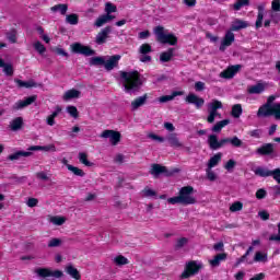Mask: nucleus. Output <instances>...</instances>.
<instances>
[{"mask_svg": "<svg viewBox=\"0 0 280 280\" xmlns=\"http://www.w3.org/2000/svg\"><path fill=\"white\" fill-rule=\"evenodd\" d=\"M120 78L124 80V88L126 93H138L143 86V81H141V73L139 71H120Z\"/></svg>", "mask_w": 280, "mask_h": 280, "instance_id": "nucleus-1", "label": "nucleus"}, {"mask_svg": "<svg viewBox=\"0 0 280 280\" xmlns=\"http://www.w3.org/2000/svg\"><path fill=\"white\" fill-rule=\"evenodd\" d=\"M191 194H194V188L191 186H184L179 189L178 196L168 198L167 202L168 205H183V207L196 205V197Z\"/></svg>", "mask_w": 280, "mask_h": 280, "instance_id": "nucleus-2", "label": "nucleus"}, {"mask_svg": "<svg viewBox=\"0 0 280 280\" xmlns=\"http://www.w3.org/2000/svg\"><path fill=\"white\" fill-rule=\"evenodd\" d=\"M277 97L275 95H270L267 98V103L261 105L258 108L257 117H275V119H280V103H275L272 105V102H275Z\"/></svg>", "mask_w": 280, "mask_h": 280, "instance_id": "nucleus-3", "label": "nucleus"}, {"mask_svg": "<svg viewBox=\"0 0 280 280\" xmlns=\"http://www.w3.org/2000/svg\"><path fill=\"white\" fill-rule=\"evenodd\" d=\"M153 32L156 36L158 43H161V45H171V46L178 45V37H176L174 33L166 34L165 27L161 25L155 26Z\"/></svg>", "mask_w": 280, "mask_h": 280, "instance_id": "nucleus-4", "label": "nucleus"}, {"mask_svg": "<svg viewBox=\"0 0 280 280\" xmlns=\"http://www.w3.org/2000/svg\"><path fill=\"white\" fill-rule=\"evenodd\" d=\"M202 270V265L198 264L196 260H190L186 264L184 271L180 275V279H189L198 275Z\"/></svg>", "mask_w": 280, "mask_h": 280, "instance_id": "nucleus-5", "label": "nucleus"}, {"mask_svg": "<svg viewBox=\"0 0 280 280\" xmlns=\"http://www.w3.org/2000/svg\"><path fill=\"white\" fill-rule=\"evenodd\" d=\"M177 172H178V168H174L170 171L167 170V166H163L161 164H152L151 170L149 171L151 176L155 178H159L161 174H164V176L166 177L174 176V174H177Z\"/></svg>", "mask_w": 280, "mask_h": 280, "instance_id": "nucleus-6", "label": "nucleus"}, {"mask_svg": "<svg viewBox=\"0 0 280 280\" xmlns=\"http://www.w3.org/2000/svg\"><path fill=\"white\" fill-rule=\"evenodd\" d=\"M230 141L231 138H222L221 140H218V136L215 135H210L208 137V145L210 150H220V148H224Z\"/></svg>", "mask_w": 280, "mask_h": 280, "instance_id": "nucleus-7", "label": "nucleus"}, {"mask_svg": "<svg viewBox=\"0 0 280 280\" xmlns=\"http://www.w3.org/2000/svg\"><path fill=\"white\" fill-rule=\"evenodd\" d=\"M220 108H223L222 102L213 100L210 104V110L207 117L208 124H213V121H215V117H220V113H218Z\"/></svg>", "mask_w": 280, "mask_h": 280, "instance_id": "nucleus-8", "label": "nucleus"}, {"mask_svg": "<svg viewBox=\"0 0 280 280\" xmlns=\"http://www.w3.org/2000/svg\"><path fill=\"white\" fill-rule=\"evenodd\" d=\"M102 139H109L112 145H118L121 141V132L113 129H106L101 133Z\"/></svg>", "mask_w": 280, "mask_h": 280, "instance_id": "nucleus-9", "label": "nucleus"}, {"mask_svg": "<svg viewBox=\"0 0 280 280\" xmlns=\"http://www.w3.org/2000/svg\"><path fill=\"white\" fill-rule=\"evenodd\" d=\"M36 273L38 277H42L43 279H47V277H55V279H62L65 277V273L61 270H50L49 268H38L36 270Z\"/></svg>", "mask_w": 280, "mask_h": 280, "instance_id": "nucleus-10", "label": "nucleus"}, {"mask_svg": "<svg viewBox=\"0 0 280 280\" xmlns=\"http://www.w3.org/2000/svg\"><path fill=\"white\" fill-rule=\"evenodd\" d=\"M72 54H81L82 56H95V50L91 46H84L80 43H73L71 45Z\"/></svg>", "mask_w": 280, "mask_h": 280, "instance_id": "nucleus-11", "label": "nucleus"}, {"mask_svg": "<svg viewBox=\"0 0 280 280\" xmlns=\"http://www.w3.org/2000/svg\"><path fill=\"white\" fill-rule=\"evenodd\" d=\"M241 70L242 65L229 66L220 73V78H223L224 80H231L232 78H235V75L240 73Z\"/></svg>", "mask_w": 280, "mask_h": 280, "instance_id": "nucleus-12", "label": "nucleus"}, {"mask_svg": "<svg viewBox=\"0 0 280 280\" xmlns=\"http://www.w3.org/2000/svg\"><path fill=\"white\" fill-rule=\"evenodd\" d=\"M38 100V95H31L25 97L24 100H20L18 101L13 108L14 110H21L23 108H27V106H32V104H34V102H36Z\"/></svg>", "mask_w": 280, "mask_h": 280, "instance_id": "nucleus-13", "label": "nucleus"}, {"mask_svg": "<svg viewBox=\"0 0 280 280\" xmlns=\"http://www.w3.org/2000/svg\"><path fill=\"white\" fill-rule=\"evenodd\" d=\"M233 43H235V34L233 33V31H228L223 37V40L221 42V45L219 47L220 51H225L226 47H231V45H233Z\"/></svg>", "mask_w": 280, "mask_h": 280, "instance_id": "nucleus-14", "label": "nucleus"}, {"mask_svg": "<svg viewBox=\"0 0 280 280\" xmlns=\"http://www.w3.org/2000/svg\"><path fill=\"white\" fill-rule=\"evenodd\" d=\"M187 104H194V106L197 108V110H200L202 106H205V98L194 94L189 93L185 98Z\"/></svg>", "mask_w": 280, "mask_h": 280, "instance_id": "nucleus-15", "label": "nucleus"}, {"mask_svg": "<svg viewBox=\"0 0 280 280\" xmlns=\"http://www.w3.org/2000/svg\"><path fill=\"white\" fill-rule=\"evenodd\" d=\"M119 60H121V55H113L105 61V70L113 71V69L119 67Z\"/></svg>", "mask_w": 280, "mask_h": 280, "instance_id": "nucleus-16", "label": "nucleus"}, {"mask_svg": "<svg viewBox=\"0 0 280 280\" xmlns=\"http://www.w3.org/2000/svg\"><path fill=\"white\" fill-rule=\"evenodd\" d=\"M256 154H258L259 156H270L271 154H275V144H262L260 148L256 150Z\"/></svg>", "mask_w": 280, "mask_h": 280, "instance_id": "nucleus-17", "label": "nucleus"}, {"mask_svg": "<svg viewBox=\"0 0 280 280\" xmlns=\"http://www.w3.org/2000/svg\"><path fill=\"white\" fill-rule=\"evenodd\" d=\"M110 32H113V27H110V26L104 27L96 35V39H95L96 45H104V43H106V40L108 39V34H110Z\"/></svg>", "mask_w": 280, "mask_h": 280, "instance_id": "nucleus-18", "label": "nucleus"}, {"mask_svg": "<svg viewBox=\"0 0 280 280\" xmlns=\"http://www.w3.org/2000/svg\"><path fill=\"white\" fill-rule=\"evenodd\" d=\"M15 84H18L19 89H36L40 86V84L36 83L34 80L23 81L21 79H14Z\"/></svg>", "mask_w": 280, "mask_h": 280, "instance_id": "nucleus-19", "label": "nucleus"}, {"mask_svg": "<svg viewBox=\"0 0 280 280\" xmlns=\"http://www.w3.org/2000/svg\"><path fill=\"white\" fill-rule=\"evenodd\" d=\"M246 27H248L246 21L236 19L231 25L230 30L231 32H240V30H246Z\"/></svg>", "mask_w": 280, "mask_h": 280, "instance_id": "nucleus-20", "label": "nucleus"}, {"mask_svg": "<svg viewBox=\"0 0 280 280\" xmlns=\"http://www.w3.org/2000/svg\"><path fill=\"white\" fill-rule=\"evenodd\" d=\"M226 253L217 254L213 259L209 260V264L212 268H218L221 261H226Z\"/></svg>", "mask_w": 280, "mask_h": 280, "instance_id": "nucleus-21", "label": "nucleus"}, {"mask_svg": "<svg viewBox=\"0 0 280 280\" xmlns=\"http://www.w3.org/2000/svg\"><path fill=\"white\" fill-rule=\"evenodd\" d=\"M81 93L82 92H80V90H75V89L68 90L63 94V100L65 102H69V100H78L80 98Z\"/></svg>", "mask_w": 280, "mask_h": 280, "instance_id": "nucleus-22", "label": "nucleus"}, {"mask_svg": "<svg viewBox=\"0 0 280 280\" xmlns=\"http://www.w3.org/2000/svg\"><path fill=\"white\" fill-rule=\"evenodd\" d=\"M264 91H266L264 83H258L248 88L247 93H249V95H260Z\"/></svg>", "mask_w": 280, "mask_h": 280, "instance_id": "nucleus-23", "label": "nucleus"}, {"mask_svg": "<svg viewBox=\"0 0 280 280\" xmlns=\"http://www.w3.org/2000/svg\"><path fill=\"white\" fill-rule=\"evenodd\" d=\"M10 130L13 132H16L23 128V117H16L14 118L10 125H9Z\"/></svg>", "mask_w": 280, "mask_h": 280, "instance_id": "nucleus-24", "label": "nucleus"}, {"mask_svg": "<svg viewBox=\"0 0 280 280\" xmlns=\"http://www.w3.org/2000/svg\"><path fill=\"white\" fill-rule=\"evenodd\" d=\"M32 152L31 151H16L13 154H10L8 156L9 161H19V159L21 158H27V156H32Z\"/></svg>", "mask_w": 280, "mask_h": 280, "instance_id": "nucleus-25", "label": "nucleus"}, {"mask_svg": "<svg viewBox=\"0 0 280 280\" xmlns=\"http://www.w3.org/2000/svg\"><path fill=\"white\" fill-rule=\"evenodd\" d=\"M66 272L67 275L72 277V279H75V280L82 279V275H80V271L78 270V268L73 267V265H68L66 267Z\"/></svg>", "mask_w": 280, "mask_h": 280, "instance_id": "nucleus-26", "label": "nucleus"}, {"mask_svg": "<svg viewBox=\"0 0 280 280\" xmlns=\"http://www.w3.org/2000/svg\"><path fill=\"white\" fill-rule=\"evenodd\" d=\"M60 113H62V107L57 106L55 112H52V114L47 117L46 124L48 126H55L56 125V117H58V115H60Z\"/></svg>", "mask_w": 280, "mask_h": 280, "instance_id": "nucleus-27", "label": "nucleus"}, {"mask_svg": "<svg viewBox=\"0 0 280 280\" xmlns=\"http://www.w3.org/2000/svg\"><path fill=\"white\" fill-rule=\"evenodd\" d=\"M113 19H115V15L103 14L96 19L94 25L96 27H102L105 23H108V21H113Z\"/></svg>", "mask_w": 280, "mask_h": 280, "instance_id": "nucleus-28", "label": "nucleus"}, {"mask_svg": "<svg viewBox=\"0 0 280 280\" xmlns=\"http://www.w3.org/2000/svg\"><path fill=\"white\" fill-rule=\"evenodd\" d=\"M174 51H176L175 48H168L166 51L161 52L160 55L161 62H170V60L174 58Z\"/></svg>", "mask_w": 280, "mask_h": 280, "instance_id": "nucleus-29", "label": "nucleus"}, {"mask_svg": "<svg viewBox=\"0 0 280 280\" xmlns=\"http://www.w3.org/2000/svg\"><path fill=\"white\" fill-rule=\"evenodd\" d=\"M167 141H168L171 148H183V143L180 142V140L178 139V136H176V133H171L167 137Z\"/></svg>", "mask_w": 280, "mask_h": 280, "instance_id": "nucleus-30", "label": "nucleus"}, {"mask_svg": "<svg viewBox=\"0 0 280 280\" xmlns=\"http://www.w3.org/2000/svg\"><path fill=\"white\" fill-rule=\"evenodd\" d=\"M147 101L148 94L137 97L135 101L131 102L133 110H137V108H141V106H143V104H145Z\"/></svg>", "mask_w": 280, "mask_h": 280, "instance_id": "nucleus-31", "label": "nucleus"}, {"mask_svg": "<svg viewBox=\"0 0 280 280\" xmlns=\"http://www.w3.org/2000/svg\"><path fill=\"white\" fill-rule=\"evenodd\" d=\"M221 161H222V153L219 152V153L214 154L208 161V170H212V167H215V165H218V163H220Z\"/></svg>", "mask_w": 280, "mask_h": 280, "instance_id": "nucleus-32", "label": "nucleus"}, {"mask_svg": "<svg viewBox=\"0 0 280 280\" xmlns=\"http://www.w3.org/2000/svg\"><path fill=\"white\" fill-rule=\"evenodd\" d=\"M243 113L244 109L242 108V104H234L232 106L231 116L234 117V119H240Z\"/></svg>", "mask_w": 280, "mask_h": 280, "instance_id": "nucleus-33", "label": "nucleus"}, {"mask_svg": "<svg viewBox=\"0 0 280 280\" xmlns=\"http://www.w3.org/2000/svg\"><path fill=\"white\" fill-rule=\"evenodd\" d=\"M178 95H183V92L174 91L171 95L161 96L159 102H161V104H165L166 102H172V100H174V97H178Z\"/></svg>", "mask_w": 280, "mask_h": 280, "instance_id": "nucleus-34", "label": "nucleus"}, {"mask_svg": "<svg viewBox=\"0 0 280 280\" xmlns=\"http://www.w3.org/2000/svg\"><path fill=\"white\" fill-rule=\"evenodd\" d=\"M231 124L230 119H223L218 121L213 127H212V132H222V128L225 126H229Z\"/></svg>", "mask_w": 280, "mask_h": 280, "instance_id": "nucleus-35", "label": "nucleus"}, {"mask_svg": "<svg viewBox=\"0 0 280 280\" xmlns=\"http://www.w3.org/2000/svg\"><path fill=\"white\" fill-rule=\"evenodd\" d=\"M40 150H44L45 152H49V150H56L55 145H31L28 148L30 152H38Z\"/></svg>", "mask_w": 280, "mask_h": 280, "instance_id": "nucleus-36", "label": "nucleus"}, {"mask_svg": "<svg viewBox=\"0 0 280 280\" xmlns=\"http://www.w3.org/2000/svg\"><path fill=\"white\" fill-rule=\"evenodd\" d=\"M106 59L104 57H92L90 59L91 67H104Z\"/></svg>", "mask_w": 280, "mask_h": 280, "instance_id": "nucleus-37", "label": "nucleus"}, {"mask_svg": "<svg viewBox=\"0 0 280 280\" xmlns=\"http://www.w3.org/2000/svg\"><path fill=\"white\" fill-rule=\"evenodd\" d=\"M264 25V7L258 5V15L256 20V30H259Z\"/></svg>", "mask_w": 280, "mask_h": 280, "instance_id": "nucleus-38", "label": "nucleus"}, {"mask_svg": "<svg viewBox=\"0 0 280 280\" xmlns=\"http://www.w3.org/2000/svg\"><path fill=\"white\" fill-rule=\"evenodd\" d=\"M254 174L256 176H260L261 178H268V176H270V170L258 166L255 168Z\"/></svg>", "mask_w": 280, "mask_h": 280, "instance_id": "nucleus-39", "label": "nucleus"}, {"mask_svg": "<svg viewBox=\"0 0 280 280\" xmlns=\"http://www.w3.org/2000/svg\"><path fill=\"white\" fill-rule=\"evenodd\" d=\"M66 23L69 25H78V23H80V16L75 13L68 14L66 16Z\"/></svg>", "mask_w": 280, "mask_h": 280, "instance_id": "nucleus-40", "label": "nucleus"}, {"mask_svg": "<svg viewBox=\"0 0 280 280\" xmlns=\"http://www.w3.org/2000/svg\"><path fill=\"white\" fill-rule=\"evenodd\" d=\"M79 161L85 165V167H93V163L89 161V155L85 152L79 153Z\"/></svg>", "mask_w": 280, "mask_h": 280, "instance_id": "nucleus-41", "label": "nucleus"}, {"mask_svg": "<svg viewBox=\"0 0 280 280\" xmlns=\"http://www.w3.org/2000/svg\"><path fill=\"white\" fill-rule=\"evenodd\" d=\"M51 12H60V14H62L65 16V14H67V11L69 10V5L68 4H57L51 7Z\"/></svg>", "mask_w": 280, "mask_h": 280, "instance_id": "nucleus-42", "label": "nucleus"}, {"mask_svg": "<svg viewBox=\"0 0 280 280\" xmlns=\"http://www.w3.org/2000/svg\"><path fill=\"white\" fill-rule=\"evenodd\" d=\"M114 264H116V266H128L130 260H128L124 255H118L114 258Z\"/></svg>", "mask_w": 280, "mask_h": 280, "instance_id": "nucleus-43", "label": "nucleus"}, {"mask_svg": "<svg viewBox=\"0 0 280 280\" xmlns=\"http://www.w3.org/2000/svg\"><path fill=\"white\" fill-rule=\"evenodd\" d=\"M187 244H189V238L180 237L176 241L174 248L175 250H180V248H184V246H187Z\"/></svg>", "mask_w": 280, "mask_h": 280, "instance_id": "nucleus-44", "label": "nucleus"}, {"mask_svg": "<svg viewBox=\"0 0 280 280\" xmlns=\"http://www.w3.org/2000/svg\"><path fill=\"white\" fill-rule=\"evenodd\" d=\"M68 170H69V172H72V174H74V176H80L81 178H83V176L86 175V173H84L82 171V168H79L78 166L68 165Z\"/></svg>", "mask_w": 280, "mask_h": 280, "instance_id": "nucleus-45", "label": "nucleus"}, {"mask_svg": "<svg viewBox=\"0 0 280 280\" xmlns=\"http://www.w3.org/2000/svg\"><path fill=\"white\" fill-rule=\"evenodd\" d=\"M67 113L70 115V117H73V119H78V117H80V112H78V107L73 105H69L67 107Z\"/></svg>", "mask_w": 280, "mask_h": 280, "instance_id": "nucleus-46", "label": "nucleus"}, {"mask_svg": "<svg viewBox=\"0 0 280 280\" xmlns=\"http://www.w3.org/2000/svg\"><path fill=\"white\" fill-rule=\"evenodd\" d=\"M230 143L233 148H242L244 145V141H242V139H238L237 136L230 138Z\"/></svg>", "mask_w": 280, "mask_h": 280, "instance_id": "nucleus-47", "label": "nucleus"}, {"mask_svg": "<svg viewBox=\"0 0 280 280\" xmlns=\"http://www.w3.org/2000/svg\"><path fill=\"white\" fill-rule=\"evenodd\" d=\"M139 54H141V55L152 54V45H150L148 43L142 44L139 48Z\"/></svg>", "mask_w": 280, "mask_h": 280, "instance_id": "nucleus-48", "label": "nucleus"}, {"mask_svg": "<svg viewBox=\"0 0 280 280\" xmlns=\"http://www.w3.org/2000/svg\"><path fill=\"white\" fill-rule=\"evenodd\" d=\"M242 209H244V203H242V201H235L230 207V211L232 213H235L237 211H242Z\"/></svg>", "mask_w": 280, "mask_h": 280, "instance_id": "nucleus-49", "label": "nucleus"}, {"mask_svg": "<svg viewBox=\"0 0 280 280\" xmlns=\"http://www.w3.org/2000/svg\"><path fill=\"white\" fill-rule=\"evenodd\" d=\"M62 240L60 238H51L48 242V248H58V246H61Z\"/></svg>", "mask_w": 280, "mask_h": 280, "instance_id": "nucleus-50", "label": "nucleus"}, {"mask_svg": "<svg viewBox=\"0 0 280 280\" xmlns=\"http://www.w3.org/2000/svg\"><path fill=\"white\" fill-rule=\"evenodd\" d=\"M7 38L9 43H16V30L12 28L7 33Z\"/></svg>", "mask_w": 280, "mask_h": 280, "instance_id": "nucleus-51", "label": "nucleus"}, {"mask_svg": "<svg viewBox=\"0 0 280 280\" xmlns=\"http://www.w3.org/2000/svg\"><path fill=\"white\" fill-rule=\"evenodd\" d=\"M105 12L108 15L113 14V12H117V5H115V4L110 3V2H107L105 4Z\"/></svg>", "mask_w": 280, "mask_h": 280, "instance_id": "nucleus-52", "label": "nucleus"}, {"mask_svg": "<svg viewBox=\"0 0 280 280\" xmlns=\"http://www.w3.org/2000/svg\"><path fill=\"white\" fill-rule=\"evenodd\" d=\"M3 72H4L5 75H8V77L14 75V67L12 66V63H7V65L3 67Z\"/></svg>", "mask_w": 280, "mask_h": 280, "instance_id": "nucleus-53", "label": "nucleus"}, {"mask_svg": "<svg viewBox=\"0 0 280 280\" xmlns=\"http://www.w3.org/2000/svg\"><path fill=\"white\" fill-rule=\"evenodd\" d=\"M34 49L37 50L40 54V56H43V54H45V51H47V48L40 42H36L34 44Z\"/></svg>", "mask_w": 280, "mask_h": 280, "instance_id": "nucleus-54", "label": "nucleus"}, {"mask_svg": "<svg viewBox=\"0 0 280 280\" xmlns=\"http://www.w3.org/2000/svg\"><path fill=\"white\" fill-rule=\"evenodd\" d=\"M270 176H272L273 180L280 185V168H276L273 171H270Z\"/></svg>", "mask_w": 280, "mask_h": 280, "instance_id": "nucleus-55", "label": "nucleus"}, {"mask_svg": "<svg viewBox=\"0 0 280 280\" xmlns=\"http://www.w3.org/2000/svg\"><path fill=\"white\" fill-rule=\"evenodd\" d=\"M51 222L56 224L57 226H62L65 222H67V219L65 217H55L52 218Z\"/></svg>", "mask_w": 280, "mask_h": 280, "instance_id": "nucleus-56", "label": "nucleus"}, {"mask_svg": "<svg viewBox=\"0 0 280 280\" xmlns=\"http://www.w3.org/2000/svg\"><path fill=\"white\" fill-rule=\"evenodd\" d=\"M249 1H237L236 3L233 4V9L236 11L242 10L245 5H249Z\"/></svg>", "mask_w": 280, "mask_h": 280, "instance_id": "nucleus-57", "label": "nucleus"}, {"mask_svg": "<svg viewBox=\"0 0 280 280\" xmlns=\"http://www.w3.org/2000/svg\"><path fill=\"white\" fill-rule=\"evenodd\" d=\"M266 196H268V192H267L266 189H264V188H259V189L256 191V198H257V200H264V198H266Z\"/></svg>", "mask_w": 280, "mask_h": 280, "instance_id": "nucleus-58", "label": "nucleus"}, {"mask_svg": "<svg viewBox=\"0 0 280 280\" xmlns=\"http://www.w3.org/2000/svg\"><path fill=\"white\" fill-rule=\"evenodd\" d=\"M236 165H237V162H235V160H229V161L225 163L224 168H225L228 172H231V170H234Z\"/></svg>", "mask_w": 280, "mask_h": 280, "instance_id": "nucleus-59", "label": "nucleus"}, {"mask_svg": "<svg viewBox=\"0 0 280 280\" xmlns=\"http://www.w3.org/2000/svg\"><path fill=\"white\" fill-rule=\"evenodd\" d=\"M278 226V234H271L269 236V242H280V222L277 224Z\"/></svg>", "mask_w": 280, "mask_h": 280, "instance_id": "nucleus-60", "label": "nucleus"}, {"mask_svg": "<svg viewBox=\"0 0 280 280\" xmlns=\"http://www.w3.org/2000/svg\"><path fill=\"white\" fill-rule=\"evenodd\" d=\"M26 205L31 209H34V207H38V200L36 198H34V197H31V198H28Z\"/></svg>", "mask_w": 280, "mask_h": 280, "instance_id": "nucleus-61", "label": "nucleus"}, {"mask_svg": "<svg viewBox=\"0 0 280 280\" xmlns=\"http://www.w3.org/2000/svg\"><path fill=\"white\" fill-rule=\"evenodd\" d=\"M205 86H206L205 82H202V81H197V82L195 83V91H197V92H202V91H205Z\"/></svg>", "mask_w": 280, "mask_h": 280, "instance_id": "nucleus-62", "label": "nucleus"}, {"mask_svg": "<svg viewBox=\"0 0 280 280\" xmlns=\"http://www.w3.org/2000/svg\"><path fill=\"white\" fill-rule=\"evenodd\" d=\"M254 261H266V255L261 252H257L254 257Z\"/></svg>", "mask_w": 280, "mask_h": 280, "instance_id": "nucleus-63", "label": "nucleus"}, {"mask_svg": "<svg viewBox=\"0 0 280 280\" xmlns=\"http://www.w3.org/2000/svg\"><path fill=\"white\" fill-rule=\"evenodd\" d=\"M36 178H38L39 180H49V176H47V173L45 172L36 173Z\"/></svg>", "mask_w": 280, "mask_h": 280, "instance_id": "nucleus-64", "label": "nucleus"}]
</instances>
